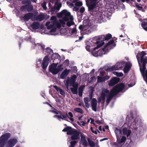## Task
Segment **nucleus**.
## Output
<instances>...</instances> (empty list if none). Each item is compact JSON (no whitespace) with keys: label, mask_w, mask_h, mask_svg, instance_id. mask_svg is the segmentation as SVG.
<instances>
[{"label":"nucleus","mask_w":147,"mask_h":147,"mask_svg":"<svg viewBox=\"0 0 147 147\" xmlns=\"http://www.w3.org/2000/svg\"><path fill=\"white\" fill-rule=\"evenodd\" d=\"M59 22L60 23V24H62L63 25H65V21L63 20H59Z\"/></svg>","instance_id":"obj_64"},{"label":"nucleus","mask_w":147,"mask_h":147,"mask_svg":"<svg viewBox=\"0 0 147 147\" xmlns=\"http://www.w3.org/2000/svg\"><path fill=\"white\" fill-rule=\"evenodd\" d=\"M45 18V16L43 14H40L37 16L36 18V20H38L40 21H42Z\"/></svg>","instance_id":"obj_29"},{"label":"nucleus","mask_w":147,"mask_h":147,"mask_svg":"<svg viewBox=\"0 0 147 147\" xmlns=\"http://www.w3.org/2000/svg\"><path fill=\"white\" fill-rule=\"evenodd\" d=\"M88 141L89 142V145L92 147H94L95 145L94 143L92 141H91L89 139H88Z\"/></svg>","instance_id":"obj_48"},{"label":"nucleus","mask_w":147,"mask_h":147,"mask_svg":"<svg viewBox=\"0 0 147 147\" xmlns=\"http://www.w3.org/2000/svg\"><path fill=\"white\" fill-rule=\"evenodd\" d=\"M136 7L139 10H141L143 12H145V10L142 6H140L138 4V3H136Z\"/></svg>","instance_id":"obj_37"},{"label":"nucleus","mask_w":147,"mask_h":147,"mask_svg":"<svg viewBox=\"0 0 147 147\" xmlns=\"http://www.w3.org/2000/svg\"><path fill=\"white\" fill-rule=\"evenodd\" d=\"M42 6L44 10H46L47 9V7H46V3L44 1L43 2L42 5Z\"/></svg>","instance_id":"obj_50"},{"label":"nucleus","mask_w":147,"mask_h":147,"mask_svg":"<svg viewBox=\"0 0 147 147\" xmlns=\"http://www.w3.org/2000/svg\"><path fill=\"white\" fill-rule=\"evenodd\" d=\"M115 133L117 136V141L119 143L121 144L125 141L126 138L125 136H122L121 140H119L118 139L119 134H121V132L120 130H116L115 131Z\"/></svg>","instance_id":"obj_12"},{"label":"nucleus","mask_w":147,"mask_h":147,"mask_svg":"<svg viewBox=\"0 0 147 147\" xmlns=\"http://www.w3.org/2000/svg\"><path fill=\"white\" fill-rule=\"evenodd\" d=\"M117 70V67H116V65L111 67H108L106 70L107 71H112L114 70Z\"/></svg>","instance_id":"obj_30"},{"label":"nucleus","mask_w":147,"mask_h":147,"mask_svg":"<svg viewBox=\"0 0 147 147\" xmlns=\"http://www.w3.org/2000/svg\"><path fill=\"white\" fill-rule=\"evenodd\" d=\"M77 78V76L76 75H74L71 77V79L68 77L66 80L65 85L66 87H68L69 86V84H74L76 81Z\"/></svg>","instance_id":"obj_5"},{"label":"nucleus","mask_w":147,"mask_h":147,"mask_svg":"<svg viewBox=\"0 0 147 147\" xmlns=\"http://www.w3.org/2000/svg\"><path fill=\"white\" fill-rule=\"evenodd\" d=\"M67 114L68 116V118H69V116L70 117V118H69V119H74L72 118L73 117V115L71 112H69Z\"/></svg>","instance_id":"obj_55"},{"label":"nucleus","mask_w":147,"mask_h":147,"mask_svg":"<svg viewBox=\"0 0 147 147\" xmlns=\"http://www.w3.org/2000/svg\"><path fill=\"white\" fill-rule=\"evenodd\" d=\"M63 20L65 22L69 20L68 17L64 16L63 18Z\"/></svg>","instance_id":"obj_60"},{"label":"nucleus","mask_w":147,"mask_h":147,"mask_svg":"<svg viewBox=\"0 0 147 147\" xmlns=\"http://www.w3.org/2000/svg\"><path fill=\"white\" fill-rule=\"evenodd\" d=\"M120 81V79L119 78L116 77H114L112 78L108 84V85L110 86H113L117 84Z\"/></svg>","instance_id":"obj_10"},{"label":"nucleus","mask_w":147,"mask_h":147,"mask_svg":"<svg viewBox=\"0 0 147 147\" xmlns=\"http://www.w3.org/2000/svg\"><path fill=\"white\" fill-rule=\"evenodd\" d=\"M108 52V49H106V47H104L102 49H100L97 51L98 56H101L103 54H105Z\"/></svg>","instance_id":"obj_17"},{"label":"nucleus","mask_w":147,"mask_h":147,"mask_svg":"<svg viewBox=\"0 0 147 147\" xmlns=\"http://www.w3.org/2000/svg\"><path fill=\"white\" fill-rule=\"evenodd\" d=\"M134 115L132 112L131 111L129 114L127 115L125 119H134Z\"/></svg>","instance_id":"obj_35"},{"label":"nucleus","mask_w":147,"mask_h":147,"mask_svg":"<svg viewBox=\"0 0 147 147\" xmlns=\"http://www.w3.org/2000/svg\"><path fill=\"white\" fill-rule=\"evenodd\" d=\"M105 81L104 77H102L99 76L97 77V82H101Z\"/></svg>","instance_id":"obj_42"},{"label":"nucleus","mask_w":147,"mask_h":147,"mask_svg":"<svg viewBox=\"0 0 147 147\" xmlns=\"http://www.w3.org/2000/svg\"><path fill=\"white\" fill-rule=\"evenodd\" d=\"M34 16V14L32 13H26L24 16L21 18L22 19L24 20L25 21H28L29 20L32 18Z\"/></svg>","instance_id":"obj_13"},{"label":"nucleus","mask_w":147,"mask_h":147,"mask_svg":"<svg viewBox=\"0 0 147 147\" xmlns=\"http://www.w3.org/2000/svg\"><path fill=\"white\" fill-rule=\"evenodd\" d=\"M124 63V62L123 61L121 62H118L115 64L117 70L121 69L123 68Z\"/></svg>","instance_id":"obj_27"},{"label":"nucleus","mask_w":147,"mask_h":147,"mask_svg":"<svg viewBox=\"0 0 147 147\" xmlns=\"http://www.w3.org/2000/svg\"><path fill=\"white\" fill-rule=\"evenodd\" d=\"M61 94L63 95V96H65V91L62 89H61L59 91Z\"/></svg>","instance_id":"obj_53"},{"label":"nucleus","mask_w":147,"mask_h":147,"mask_svg":"<svg viewBox=\"0 0 147 147\" xmlns=\"http://www.w3.org/2000/svg\"><path fill=\"white\" fill-rule=\"evenodd\" d=\"M76 142L74 141L72 142H71V147H74L75 145L76 144Z\"/></svg>","instance_id":"obj_57"},{"label":"nucleus","mask_w":147,"mask_h":147,"mask_svg":"<svg viewBox=\"0 0 147 147\" xmlns=\"http://www.w3.org/2000/svg\"><path fill=\"white\" fill-rule=\"evenodd\" d=\"M71 90L72 93L74 94H77V89L71 88Z\"/></svg>","instance_id":"obj_44"},{"label":"nucleus","mask_w":147,"mask_h":147,"mask_svg":"<svg viewBox=\"0 0 147 147\" xmlns=\"http://www.w3.org/2000/svg\"><path fill=\"white\" fill-rule=\"evenodd\" d=\"M70 84V86H72L73 87V88L78 89V84Z\"/></svg>","instance_id":"obj_51"},{"label":"nucleus","mask_w":147,"mask_h":147,"mask_svg":"<svg viewBox=\"0 0 147 147\" xmlns=\"http://www.w3.org/2000/svg\"><path fill=\"white\" fill-rule=\"evenodd\" d=\"M122 2H124L126 1L127 3L131 5H132L133 2L134 1L133 0H121Z\"/></svg>","instance_id":"obj_41"},{"label":"nucleus","mask_w":147,"mask_h":147,"mask_svg":"<svg viewBox=\"0 0 147 147\" xmlns=\"http://www.w3.org/2000/svg\"><path fill=\"white\" fill-rule=\"evenodd\" d=\"M69 69L67 70V69H66L62 73L60 76V78L62 79L65 78L69 74Z\"/></svg>","instance_id":"obj_23"},{"label":"nucleus","mask_w":147,"mask_h":147,"mask_svg":"<svg viewBox=\"0 0 147 147\" xmlns=\"http://www.w3.org/2000/svg\"><path fill=\"white\" fill-rule=\"evenodd\" d=\"M79 134L80 133L77 131L75 130V132H74L72 135V136L71 137V139L75 140L79 139Z\"/></svg>","instance_id":"obj_25"},{"label":"nucleus","mask_w":147,"mask_h":147,"mask_svg":"<svg viewBox=\"0 0 147 147\" xmlns=\"http://www.w3.org/2000/svg\"><path fill=\"white\" fill-rule=\"evenodd\" d=\"M75 130L70 127H67L63 129L62 131L63 132H67V134L68 135H71L75 132Z\"/></svg>","instance_id":"obj_14"},{"label":"nucleus","mask_w":147,"mask_h":147,"mask_svg":"<svg viewBox=\"0 0 147 147\" xmlns=\"http://www.w3.org/2000/svg\"><path fill=\"white\" fill-rule=\"evenodd\" d=\"M40 24L38 22H34L30 26L34 30L38 29L40 27Z\"/></svg>","instance_id":"obj_21"},{"label":"nucleus","mask_w":147,"mask_h":147,"mask_svg":"<svg viewBox=\"0 0 147 147\" xmlns=\"http://www.w3.org/2000/svg\"><path fill=\"white\" fill-rule=\"evenodd\" d=\"M78 123L80 125L84 126L86 124L84 121H82L81 120H79V121H77Z\"/></svg>","instance_id":"obj_46"},{"label":"nucleus","mask_w":147,"mask_h":147,"mask_svg":"<svg viewBox=\"0 0 147 147\" xmlns=\"http://www.w3.org/2000/svg\"><path fill=\"white\" fill-rule=\"evenodd\" d=\"M84 101L86 107L88 108L89 106V104L88 103L89 101L88 98V97L84 98Z\"/></svg>","instance_id":"obj_38"},{"label":"nucleus","mask_w":147,"mask_h":147,"mask_svg":"<svg viewBox=\"0 0 147 147\" xmlns=\"http://www.w3.org/2000/svg\"><path fill=\"white\" fill-rule=\"evenodd\" d=\"M114 72L115 73V75L117 77H121L123 75V74L122 72Z\"/></svg>","instance_id":"obj_45"},{"label":"nucleus","mask_w":147,"mask_h":147,"mask_svg":"<svg viewBox=\"0 0 147 147\" xmlns=\"http://www.w3.org/2000/svg\"><path fill=\"white\" fill-rule=\"evenodd\" d=\"M17 140L16 139L9 140L7 143V147H13L16 144Z\"/></svg>","instance_id":"obj_19"},{"label":"nucleus","mask_w":147,"mask_h":147,"mask_svg":"<svg viewBox=\"0 0 147 147\" xmlns=\"http://www.w3.org/2000/svg\"><path fill=\"white\" fill-rule=\"evenodd\" d=\"M74 110L76 112L81 113H83V110L80 108H76L74 109Z\"/></svg>","instance_id":"obj_43"},{"label":"nucleus","mask_w":147,"mask_h":147,"mask_svg":"<svg viewBox=\"0 0 147 147\" xmlns=\"http://www.w3.org/2000/svg\"><path fill=\"white\" fill-rule=\"evenodd\" d=\"M114 38L112 39L109 41L106 45L105 47H106V49H107V47L109 46L110 47V45H112V46L113 47H115L116 46V44L114 43Z\"/></svg>","instance_id":"obj_28"},{"label":"nucleus","mask_w":147,"mask_h":147,"mask_svg":"<svg viewBox=\"0 0 147 147\" xmlns=\"http://www.w3.org/2000/svg\"><path fill=\"white\" fill-rule=\"evenodd\" d=\"M45 49L46 52L47 53L48 55L49 56L50 55L51 56V55H52L53 53V51L52 49L49 47Z\"/></svg>","instance_id":"obj_31"},{"label":"nucleus","mask_w":147,"mask_h":147,"mask_svg":"<svg viewBox=\"0 0 147 147\" xmlns=\"http://www.w3.org/2000/svg\"><path fill=\"white\" fill-rule=\"evenodd\" d=\"M75 5L76 6L80 7L82 5V3L81 1H79L76 2Z\"/></svg>","instance_id":"obj_52"},{"label":"nucleus","mask_w":147,"mask_h":147,"mask_svg":"<svg viewBox=\"0 0 147 147\" xmlns=\"http://www.w3.org/2000/svg\"><path fill=\"white\" fill-rule=\"evenodd\" d=\"M62 66V65H59L56 68L57 69V71H58V72L60 71L61 69V68Z\"/></svg>","instance_id":"obj_63"},{"label":"nucleus","mask_w":147,"mask_h":147,"mask_svg":"<svg viewBox=\"0 0 147 147\" xmlns=\"http://www.w3.org/2000/svg\"><path fill=\"white\" fill-rule=\"evenodd\" d=\"M84 89L83 86H81L79 88L78 94L80 96H82V92Z\"/></svg>","instance_id":"obj_36"},{"label":"nucleus","mask_w":147,"mask_h":147,"mask_svg":"<svg viewBox=\"0 0 147 147\" xmlns=\"http://www.w3.org/2000/svg\"><path fill=\"white\" fill-rule=\"evenodd\" d=\"M138 54L140 55V58H144V56L146 55V53L145 51H142L141 53H138Z\"/></svg>","instance_id":"obj_40"},{"label":"nucleus","mask_w":147,"mask_h":147,"mask_svg":"<svg viewBox=\"0 0 147 147\" xmlns=\"http://www.w3.org/2000/svg\"><path fill=\"white\" fill-rule=\"evenodd\" d=\"M53 87L57 90V91L59 92L61 89L60 87H59L56 85H53Z\"/></svg>","instance_id":"obj_58"},{"label":"nucleus","mask_w":147,"mask_h":147,"mask_svg":"<svg viewBox=\"0 0 147 147\" xmlns=\"http://www.w3.org/2000/svg\"><path fill=\"white\" fill-rule=\"evenodd\" d=\"M141 25L144 29L147 31V20L146 21H143Z\"/></svg>","instance_id":"obj_33"},{"label":"nucleus","mask_w":147,"mask_h":147,"mask_svg":"<svg viewBox=\"0 0 147 147\" xmlns=\"http://www.w3.org/2000/svg\"><path fill=\"white\" fill-rule=\"evenodd\" d=\"M98 0H86V4L88 8V11H92L96 7Z\"/></svg>","instance_id":"obj_2"},{"label":"nucleus","mask_w":147,"mask_h":147,"mask_svg":"<svg viewBox=\"0 0 147 147\" xmlns=\"http://www.w3.org/2000/svg\"><path fill=\"white\" fill-rule=\"evenodd\" d=\"M85 26L80 25L79 27V28L80 30L81 31H84L85 30Z\"/></svg>","instance_id":"obj_47"},{"label":"nucleus","mask_w":147,"mask_h":147,"mask_svg":"<svg viewBox=\"0 0 147 147\" xmlns=\"http://www.w3.org/2000/svg\"><path fill=\"white\" fill-rule=\"evenodd\" d=\"M20 9L22 11H24L26 10L28 12L31 11L33 10V6L31 5H26L22 6Z\"/></svg>","instance_id":"obj_9"},{"label":"nucleus","mask_w":147,"mask_h":147,"mask_svg":"<svg viewBox=\"0 0 147 147\" xmlns=\"http://www.w3.org/2000/svg\"><path fill=\"white\" fill-rule=\"evenodd\" d=\"M51 20L53 21H57L56 20V17L55 16H52L51 18Z\"/></svg>","instance_id":"obj_61"},{"label":"nucleus","mask_w":147,"mask_h":147,"mask_svg":"<svg viewBox=\"0 0 147 147\" xmlns=\"http://www.w3.org/2000/svg\"><path fill=\"white\" fill-rule=\"evenodd\" d=\"M97 101L95 98L92 99L91 102V106L92 110L96 112L97 111Z\"/></svg>","instance_id":"obj_15"},{"label":"nucleus","mask_w":147,"mask_h":147,"mask_svg":"<svg viewBox=\"0 0 147 147\" xmlns=\"http://www.w3.org/2000/svg\"><path fill=\"white\" fill-rule=\"evenodd\" d=\"M112 36L111 34H108L105 36L101 35V36H99L98 37H93V39L94 40H97V41H98V40L103 38V41L105 40H108L112 38Z\"/></svg>","instance_id":"obj_3"},{"label":"nucleus","mask_w":147,"mask_h":147,"mask_svg":"<svg viewBox=\"0 0 147 147\" xmlns=\"http://www.w3.org/2000/svg\"><path fill=\"white\" fill-rule=\"evenodd\" d=\"M60 56L58 53H55L53 54L52 55V58L53 59L60 58Z\"/></svg>","instance_id":"obj_39"},{"label":"nucleus","mask_w":147,"mask_h":147,"mask_svg":"<svg viewBox=\"0 0 147 147\" xmlns=\"http://www.w3.org/2000/svg\"><path fill=\"white\" fill-rule=\"evenodd\" d=\"M122 132L123 134L126 135L128 137L131 134V130L127 128H125L123 129Z\"/></svg>","instance_id":"obj_24"},{"label":"nucleus","mask_w":147,"mask_h":147,"mask_svg":"<svg viewBox=\"0 0 147 147\" xmlns=\"http://www.w3.org/2000/svg\"><path fill=\"white\" fill-rule=\"evenodd\" d=\"M57 65V63H53L49 66V71L53 75H56L58 73V71L57 70L56 68Z\"/></svg>","instance_id":"obj_4"},{"label":"nucleus","mask_w":147,"mask_h":147,"mask_svg":"<svg viewBox=\"0 0 147 147\" xmlns=\"http://www.w3.org/2000/svg\"><path fill=\"white\" fill-rule=\"evenodd\" d=\"M81 144H82L83 145L85 146H86L87 145V141L85 139L84 137L82 136L81 137Z\"/></svg>","instance_id":"obj_34"},{"label":"nucleus","mask_w":147,"mask_h":147,"mask_svg":"<svg viewBox=\"0 0 147 147\" xmlns=\"http://www.w3.org/2000/svg\"><path fill=\"white\" fill-rule=\"evenodd\" d=\"M55 25L58 28H60L61 27V24L59 22L57 21H53V24H50L47 27V28L49 29H51L52 28L54 25Z\"/></svg>","instance_id":"obj_22"},{"label":"nucleus","mask_w":147,"mask_h":147,"mask_svg":"<svg viewBox=\"0 0 147 147\" xmlns=\"http://www.w3.org/2000/svg\"><path fill=\"white\" fill-rule=\"evenodd\" d=\"M125 85L123 83H120L117 85L113 88L116 93H118L122 91L125 87Z\"/></svg>","instance_id":"obj_7"},{"label":"nucleus","mask_w":147,"mask_h":147,"mask_svg":"<svg viewBox=\"0 0 147 147\" xmlns=\"http://www.w3.org/2000/svg\"><path fill=\"white\" fill-rule=\"evenodd\" d=\"M50 58L48 55L46 56L44 58L42 63V67L43 69L45 70L49 63Z\"/></svg>","instance_id":"obj_6"},{"label":"nucleus","mask_w":147,"mask_h":147,"mask_svg":"<svg viewBox=\"0 0 147 147\" xmlns=\"http://www.w3.org/2000/svg\"><path fill=\"white\" fill-rule=\"evenodd\" d=\"M10 136V134L7 133L1 136L0 138V141L3 142V144L5 145V141L8 139Z\"/></svg>","instance_id":"obj_20"},{"label":"nucleus","mask_w":147,"mask_h":147,"mask_svg":"<svg viewBox=\"0 0 147 147\" xmlns=\"http://www.w3.org/2000/svg\"><path fill=\"white\" fill-rule=\"evenodd\" d=\"M51 111V112L54 113L59 115L60 117H61L60 119H63L68 117V116L67 113H66L65 114H64L61 111L58 110H57L56 111Z\"/></svg>","instance_id":"obj_11"},{"label":"nucleus","mask_w":147,"mask_h":147,"mask_svg":"<svg viewBox=\"0 0 147 147\" xmlns=\"http://www.w3.org/2000/svg\"><path fill=\"white\" fill-rule=\"evenodd\" d=\"M74 24V22L71 21L68 22L67 24V25L68 27L70 26L71 25H73Z\"/></svg>","instance_id":"obj_54"},{"label":"nucleus","mask_w":147,"mask_h":147,"mask_svg":"<svg viewBox=\"0 0 147 147\" xmlns=\"http://www.w3.org/2000/svg\"><path fill=\"white\" fill-rule=\"evenodd\" d=\"M117 94L116 92L113 88L111 90L110 92H109V94L107 96L108 98H110L111 99L115 96L117 95Z\"/></svg>","instance_id":"obj_26"},{"label":"nucleus","mask_w":147,"mask_h":147,"mask_svg":"<svg viewBox=\"0 0 147 147\" xmlns=\"http://www.w3.org/2000/svg\"><path fill=\"white\" fill-rule=\"evenodd\" d=\"M56 9V6L55 5L54 6L52 7L50 9V11L52 13H53L55 11Z\"/></svg>","instance_id":"obj_49"},{"label":"nucleus","mask_w":147,"mask_h":147,"mask_svg":"<svg viewBox=\"0 0 147 147\" xmlns=\"http://www.w3.org/2000/svg\"><path fill=\"white\" fill-rule=\"evenodd\" d=\"M132 66L131 63L129 62L126 63L124 67L123 71L125 73H127L130 70Z\"/></svg>","instance_id":"obj_18"},{"label":"nucleus","mask_w":147,"mask_h":147,"mask_svg":"<svg viewBox=\"0 0 147 147\" xmlns=\"http://www.w3.org/2000/svg\"><path fill=\"white\" fill-rule=\"evenodd\" d=\"M109 91L106 88H103L102 90L101 93L100 98L104 102L105 99V97H107L109 94Z\"/></svg>","instance_id":"obj_8"},{"label":"nucleus","mask_w":147,"mask_h":147,"mask_svg":"<svg viewBox=\"0 0 147 147\" xmlns=\"http://www.w3.org/2000/svg\"><path fill=\"white\" fill-rule=\"evenodd\" d=\"M61 6V3H59L57 5V7H56V9L58 11L60 9Z\"/></svg>","instance_id":"obj_56"},{"label":"nucleus","mask_w":147,"mask_h":147,"mask_svg":"<svg viewBox=\"0 0 147 147\" xmlns=\"http://www.w3.org/2000/svg\"><path fill=\"white\" fill-rule=\"evenodd\" d=\"M141 63H142V69L145 70L146 69V64L147 63V57L145 56L144 58H140Z\"/></svg>","instance_id":"obj_16"},{"label":"nucleus","mask_w":147,"mask_h":147,"mask_svg":"<svg viewBox=\"0 0 147 147\" xmlns=\"http://www.w3.org/2000/svg\"><path fill=\"white\" fill-rule=\"evenodd\" d=\"M67 10L66 9L63 10L60 13L58 14V16L59 17H62L63 16H65L67 12Z\"/></svg>","instance_id":"obj_32"},{"label":"nucleus","mask_w":147,"mask_h":147,"mask_svg":"<svg viewBox=\"0 0 147 147\" xmlns=\"http://www.w3.org/2000/svg\"><path fill=\"white\" fill-rule=\"evenodd\" d=\"M77 31L76 28V27L74 28L71 31V34H73L74 33H76Z\"/></svg>","instance_id":"obj_59"},{"label":"nucleus","mask_w":147,"mask_h":147,"mask_svg":"<svg viewBox=\"0 0 147 147\" xmlns=\"http://www.w3.org/2000/svg\"><path fill=\"white\" fill-rule=\"evenodd\" d=\"M91 41L90 42H88L87 43L86 47V50L89 52L92 51V55L95 57L98 56L97 51L96 50L101 47L105 44V42L102 40L101 41L95 40Z\"/></svg>","instance_id":"obj_1"},{"label":"nucleus","mask_w":147,"mask_h":147,"mask_svg":"<svg viewBox=\"0 0 147 147\" xmlns=\"http://www.w3.org/2000/svg\"><path fill=\"white\" fill-rule=\"evenodd\" d=\"M85 9L84 7H82L80 9V12L81 13H83L85 11Z\"/></svg>","instance_id":"obj_62"}]
</instances>
